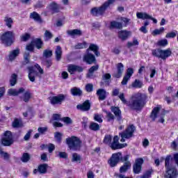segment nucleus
<instances>
[{"instance_id": "obj_1", "label": "nucleus", "mask_w": 178, "mask_h": 178, "mask_svg": "<svg viewBox=\"0 0 178 178\" xmlns=\"http://www.w3.org/2000/svg\"><path fill=\"white\" fill-rule=\"evenodd\" d=\"M129 154H127L123 156L122 155V152H118L112 154L110 160L108 161V163L111 168H115V166L119 163V161L121 160L122 162L124 163L120 168V173H126V172L131 168V163L129 161Z\"/></svg>"}, {"instance_id": "obj_2", "label": "nucleus", "mask_w": 178, "mask_h": 178, "mask_svg": "<svg viewBox=\"0 0 178 178\" xmlns=\"http://www.w3.org/2000/svg\"><path fill=\"white\" fill-rule=\"evenodd\" d=\"M148 96L145 93L138 92L131 96L128 106L132 109V111H141L145 104Z\"/></svg>"}, {"instance_id": "obj_3", "label": "nucleus", "mask_w": 178, "mask_h": 178, "mask_svg": "<svg viewBox=\"0 0 178 178\" xmlns=\"http://www.w3.org/2000/svg\"><path fill=\"white\" fill-rule=\"evenodd\" d=\"M116 0H108L104 2L99 8H94L91 10V14L93 16H102L109 6L112 5Z\"/></svg>"}, {"instance_id": "obj_4", "label": "nucleus", "mask_w": 178, "mask_h": 178, "mask_svg": "<svg viewBox=\"0 0 178 178\" xmlns=\"http://www.w3.org/2000/svg\"><path fill=\"white\" fill-rule=\"evenodd\" d=\"M66 144L68 145L70 149L77 151L81 148V140L76 136H72L66 139Z\"/></svg>"}, {"instance_id": "obj_5", "label": "nucleus", "mask_w": 178, "mask_h": 178, "mask_svg": "<svg viewBox=\"0 0 178 178\" xmlns=\"http://www.w3.org/2000/svg\"><path fill=\"white\" fill-rule=\"evenodd\" d=\"M152 54L156 58H159L160 59H163V60H165V59H168V58H169V56L172 55V50L170 49H167L165 50L155 49L152 50Z\"/></svg>"}, {"instance_id": "obj_6", "label": "nucleus", "mask_w": 178, "mask_h": 178, "mask_svg": "<svg viewBox=\"0 0 178 178\" xmlns=\"http://www.w3.org/2000/svg\"><path fill=\"white\" fill-rule=\"evenodd\" d=\"M15 38V33L13 31H8L3 33L0 38L2 44L6 47H9L13 44V39Z\"/></svg>"}, {"instance_id": "obj_7", "label": "nucleus", "mask_w": 178, "mask_h": 178, "mask_svg": "<svg viewBox=\"0 0 178 178\" xmlns=\"http://www.w3.org/2000/svg\"><path fill=\"white\" fill-rule=\"evenodd\" d=\"M134 131H136V127L133 124L129 125L125 131L120 134V136H121V143H124L126 141L125 138L127 140L131 138L134 134Z\"/></svg>"}, {"instance_id": "obj_8", "label": "nucleus", "mask_w": 178, "mask_h": 178, "mask_svg": "<svg viewBox=\"0 0 178 178\" xmlns=\"http://www.w3.org/2000/svg\"><path fill=\"white\" fill-rule=\"evenodd\" d=\"M0 143L3 147H10V145H12L13 143H15L12 132L10 131H6V132H4Z\"/></svg>"}, {"instance_id": "obj_9", "label": "nucleus", "mask_w": 178, "mask_h": 178, "mask_svg": "<svg viewBox=\"0 0 178 178\" xmlns=\"http://www.w3.org/2000/svg\"><path fill=\"white\" fill-rule=\"evenodd\" d=\"M127 147V143H120L119 137L118 136H114L113 142L110 143V147L111 149H121V148H124Z\"/></svg>"}, {"instance_id": "obj_10", "label": "nucleus", "mask_w": 178, "mask_h": 178, "mask_svg": "<svg viewBox=\"0 0 178 178\" xmlns=\"http://www.w3.org/2000/svg\"><path fill=\"white\" fill-rule=\"evenodd\" d=\"M66 99V95L60 94L58 96H53L49 97L50 104L51 105H62V102Z\"/></svg>"}, {"instance_id": "obj_11", "label": "nucleus", "mask_w": 178, "mask_h": 178, "mask_svg": "<svg viewBox=\"0 0 178 178\" xmlns=\"http://www.w3.org/2000/svg\"><path fill=\"white\" fill-rule=\"evenodd\" d=\"M95 56L90 53V49L86 50V54L83 57V61L86 62L88 65H92L96 62Z\"/></svg>"}, {"instance_id": "obj_12", "label": "nucleus", "mask_w": 178, "mask_h": 178, "mask_svg": "<svg viewBox=\"0 0 178 178\" xmlns=\"http://www.w3.org/2000/svg\"><path fill=\"white\" fill-rule=\"evenodd\" d=\"M143 163L144 159H143L142 158L137 159L135 161V163L133 165V170L135 175H138L141 173V169Z\"/></svg>"}, {"instance_id": "obj_13", "label": "nucleus", "mask_w": 178, "mask_h": 178, "mask_svg": "<svg viewBox=\"0 0 178 178\" xmlns=\"http://www.w3.org/2000/svg\"><path fill=\"white\" fill-rule=\"evenodd\" d=\"M116 72L113 74V77L120 79L124 71V65H123V63H119L116 65Z\"/></svg>"}, {"instance_id": "obj_14", "label": "nucleus", "mask_w": 178, "mask_h": 178, "mask_svg": "<svg viewBox=\"0 0 178 178\" xmlns=\"http://www.w3.org/2000/svg\"><path fill=\"white\" fill-rule=\"evenodd\" d=\"M177 177L178 171L175 167H172V168L166 170L165 174L164 175L165 178H177Z\"/></svg>"}, {"instance_id": "obj_15", "label": "nucleus", "mask_w": 178, "mask_h": 178, "mask_svg": "<svg viewBox=\"0 0 178 178\" xmlns=\"http://www.w3.org/2000/svg\"><path fill=\"white\" fill-rule=\"evenodd\" d=\"M136 17L138 19H142L143 20H145V19H150V20H152L155 24L158 23V20H156V19L152 17V16L148 15L147 13H137Z\"/></svg>"}, {"instance_id": "obj_16", "label": "nucleus", "mask_w": 178, "mask_h": 178, "mask_svg": "<svg viewBox=\"0 0 178 178\" xmlns=\"http://www.w3.org/2000/svg\"><path fill=\"white\" fill-rule=\"evenodd\" d=\"M27 70H28V77L32 83H34L35 81V76H37V71L34 70V67L33 66H29L27 67Z\"/></svg>"}, {"instance_id": "obj_17", "label": "nucleus", "mask_w": 178, "mask_h": 178, "mask_svg": "<svg viewBox=\"0 0 178 178\" xmlns=\"http://www.w3.org/2000/svg\"><path fill=\"white\" fill-rule=\"evenodd\" d=\"M77 109L80 111H83V112H87V111H90L91 108V104L90 103V100H86L82 104H79L76 106Z\"/></svg>"}, {"instance_id": "obj_18", "label": "nucleus", "mask_w": 178, "mask_h": 178, "mask_svg": "<svg viewBox=\"0 0 178 178\" xmlns=\"http://www.w3.org/2000/svg\"><path fill=\"white\" fill-rule=\"evenodd\" d=\"M26 90L24 88H20L19 89H13L10 88L8 90V95H12L13 97H17V95H20V94H23Z\"/></svg>"}, {"instance_id": "obj_19", "label": "nucleus", "mask_w": 178, "mask_h": 178, "mask_svg": "<svg viewBox=\"0 0 178 178\" xmlns=\"http://www.w3.org/2000/svg\"><path fill=\"white\" fill-rule=\"evenodd\" d=\"M84 70L83 67L79 66V65H68V72L70 73V74H73L75 72H81Z\"/></svg>"}, {"instance_id": "obj_20", "label": "nucleus", "mask_w": 178, "mask_h": 178, "mask_svg": "<svg viewBox=\"0 0 178 178\" xmlns=\"http://www.w3.org/2000/svg\"><path fill=\"white\" fill-rule=\"evenodd\" d=\"M131 35V32L127 31H120L118 32V38L122 40V41H126L129 37Z\"/></svg>"}, {"instance_id": "obj_21", "label": "nucleus", "mask_w": 178, "mask_h": 178, "mask_svg": "<svg viewBox=\"0 0 178 178\" xmlns=\"http://www.w3.org/2000/svg\"><path fill=\"white\" fill-rule=\"evenodd\" d=\"M96 94L98 96L99 101H104V99H106V90L105 89H98Z\"/></svg>"}, {"instance_id": "obj_22", "label": "nucleus", "mask_w": 178, "mask_h": 178, "mask_svg": "<svg viewBox=\"0 0 178 178\" xmlns=\"http://www.w3.org/2000/svg\"><path fill=\"white\" fill-rule=\"evenodd\" d=\"M70 92L74 97H81L83 95V90L80 88L74 87L70 89Z\"/></svg>"}, {"instance_id": "obj_23", "label": "nucleus", "mask_w": 178, "mask_h": 178, "mask_svg": "<svg viewBox=\"0 0 178 178\" xmlns=\"http://www.w3.org/2000/svg\"><path fill=\"white\" fill-rule=\"evenodd\" d=\"M111 112L114 113L115 116L117 117V120H122V111H120V109L118 108V107H111Z\"/></svg>"}, {"instance_id": "obj_24", "label": "nucleus", "mask_w": 178, "mask_h": 178, "mask_svg": "<svg viewBox=\"0 0 178 178\" xmlns=\"http://www.w3.org/2000/svg\"><path fill=\"white\" fill-rule=\"evenodd\" d=\"M67 34H68V35H71V37H75V35L80 36L83 35V31L80 29L69 30L67 31Z\"/></svg>"}, {"instance_id": "obj_25", "label": "nucleus", "mask_w": 178, "mask_h": 178, "mask_svg": "<svg viewBox=\"0 0 178 178\" xmlns=\"http://www.w3.org/2000/svg\"><path fill=\"white\" fill-rule=\"evenodd\" d=\"M161 111V107L156 106L154 107L152 111L150 118L152 119L153 121H155V119L158 118V115H159V112Z\"/></svg>"}, {"instance_id": "obj_26", "label": "nucleus", "mask_w": 178, "mask_h": 178, "mask_svg": "<svg viewBox=\"0 0 178 178\" xmlns=\"http://www.w3.org/2000/svg\"><path fill=\"white\" fill-rule=\"evenodd\" d=\"M98 69H99V66L98 65L92 66L88 70V73L87 74V77H88V79H92V76H94V72H97Z\"/></svg>"}, {"instance_id": "obj_27", "label": "nucleus", "mask_w": 178, "mask_h": 178, "mask_svg": "<svg viewBox=\"0 0 178 178\" xmlns=\"http://www.w3.org/2000/svg\"><path fill=\"white\" fill-rule=\"evenodd\" d=\"M33 45L37 48V49H41L44 45V42L40 38H36L32 41Z\"/></svg>"}, {"instance_id": "obj_28", "label": "nucleus", "mask_w": 178, "mask_h": 178, "mask_svg": "<svg viewBox=\"0 0 178 178\" xmlns=\"http://www.w3.org/2000/svg\"><path fill=\"white\" fill-rule=\"evenodd\" d=\"M56 59L57 62H59L62 59V47L57 46L55 51Z\"/></svg>"}, {"instance_id": "obj_29", "label": "nucleus", "mask_w": 178, "mask_h": 178, "mask_svg": "<svg viewBox=\"0 0 178 178\" xmlns=\"http://www.w3.org/2000/svg\"><path fill=\"white\" fill-rule=\"evenodd\" d=\"M38 172L41 175H45V173H47V172L48 170V164H47V163L41 164L38 166Z\"/></svg>"}, {"instance_id": "obj_30", "label": "nucleus", "mask_w": 178, "mask_h": 178, "mask_svg": "<svg viewBox=\"0 0 178 178\" xmlns=\"http://www.w3.org/2000/svg\"><path fill=\"white\" fill-rule=\"evenodd\" d=\"M88 49H89V51L90 50L93 51L94 54H95V55H96V56H99V55H101V53H99V51H98V49H99V47L97 44H90Z\"/></svg>"}, {"instance_id": "obj_31", "label": "nucleus", "mask_w": 178, "mask_h": 178, "mask_svg": "<svg viewBox=\"0 0 178 178\" xmlns=\"http://www.w3.org/2000/svg\"><path fill=\"white\" fill-rule=\"evenodd\" d=\"M19 54H20V50H19V49L13 50V51H11L10 53V54L8 56L9 60H10V61L15 60L16 57L18 56Z\"/></svg>"}, {"instance_id": "obj_32", "label": "nucleus", "mask_w": 178, "mask_h": 178, "mask_svg": "<svg viewBox=\"0 0 178 178\" xmlns=\"http://www.w3.org/2000/svg\"><path fill=\"white\" fill-rule=\"evenodd\" d=\"M30 19H33L35 22H38V23H42V19H41V17L36 12H33L31 13Z\"/></svg>"}, {"instance_id": "obj_33", "label": "nucleus", "mask_w": 178, "mask_h": 178, "mask_svg": "<svg viewBox=\"0 0 178 178\" xmlns=\"http://www.w3.org/2000/svg\"><path fill=\"white\" fill-rule=\"evenodd\" d=\"M49 9L53 11V13H58L59 12V6L55 3L52 2L49 5Z\"/></svg>"}, {"instance_id": "obj_34", "label": "nucleus", "mask_w": 178, "mask_h": 178, "mask_svg": "<svg viewBox=\"0 0 178 178\" xmlns=\"http://www.w3.org/2000/svg\"><path fill=\"white\" fill-rule=\"evenodd\" d=\"M12 126L14 129H19V127H23V122H22V120L15 118L12 123Z\"/></svg>"}, {"instance_id": "obj_35", "label": "nucleus", "mask_w": 178, "mask_h": 178, "mask_svg": "<svg viewBox=\"0 0 178 178\" xmlns=\"http://www.w3.org/2000/svg\"><path fill=\"white\" fill-rule=\"evenodd\" d=\"M4 22L8 29H12V25L13 24V19L12 17L6 16L4 17Z\"/></svg>"}, {"instance_id": "obj_36", "label": "nucleus", "mask_w": 178, "mask_h": 178, "mask_svg": "<svg viewBox=\"0 0 178 178\" xmlns=\"http://www.w3.org/2000/svg\"><path fill=\"white\" fill-rule=\"evenodd\" d=\"M110 28L120 29H123V25L120 22H118L116 21H113L111 22Z\"/></svg>"}, {"instance_id": "obj_37", "label": "nucleus", "mask_w": 178, "mask_h": 178, "mask_svg": "<svg viewBox=\"0 0 178 178\" xmlns=\"http://www.w3.org/2000/svg\"><path fill=\"white\" fill-rule=\"evenodd\" d=\"M17 83V74H13L10 79V86L11 87H13L14 86H16Z\"/></svg>"}, {"instance_id": "obj_38", "label": "nucleus", "mask_w": 178, "mask_h": 178, "mask_svg": "<svg viewBox=\"0 0 178 178\" xmlns=\"http://www.w3.org/2000/svg\"><path fill=\"white\" fill-rule=\"evenodd\" d=\"M143 86V81H140V79H136L133 83L131 86L134 88H141Z\"/></svg>"}, {"instance_id": "obj_39", "label": "nucleus", "mask_w": 178, "mask_h": 178, "mask_svg": "<svg viewBox=\"0 0 178 178\" xmlns=\"http://www.w3.org/2000/svg\"><path fill=\"white\" fill-rule=\"evenodd\" d=\"M42 64L45 66L47 69H49L52 66V60L45 58L42 60Z\"/></svg>"}, {"instance_id": "obj_40", "label": "nucleus", "mask_w": 178, "mask_h": 178, "mask_svg": "<svg viewBox=\"0 0 178 178\" xmlns=\"http://www.w3.org/2000/svg\"><path fill=\"white\" fill-rule=\"evenodd\" d=\"M63 136V134L60 132H56L54 134V138H55L56 143H58V144H60L62 143Z\"/></svg>"}, {"instance_id": "obj_41", "label": "nucleus", "mask_w": 178, "mask_h": 178, "mask_svg": "<svg viewBox=\"0 0 178 178\" xmlns=\"http://www.w3.org/2000/svg\"><path fill=\"white\" fill-rule=\"evenodd\" d=\"M170 161H172V156H167L165 159V169H172V167H170Z\"/></svg>"}, {"instance_id": "obj_42", "label": "nucleus", "mask_w": 178, "mask_h": 178, "mask_svg": "<svg viewBox=\"0 0 178 178\" xmlns=\"http://www.w3.org/2000/svg\"><path fill=\"white\" fill-rule=\"evenodd\" d=\"M22 98L24 102H29L30 98H31V93H30V91H26L24 93Z\"/></svg>"}, {"instance_id": "obj_43", "label": "nucleus", "mask_w": 178, "mask_h": 178, "mask_svg": "<svg viewBox=\"0 0 178 178\" xmlns=\"http://www.w3.org/2000/svg\"><path fill=\"white\" fill-rule=\"evenodd\" d=\"M24 60L22 63V65H27L28 63H30V52L27 51L24 53Z\"/></svg>"}, {"instance_id": "obj_44", "label": "nucleus", "mask_w": 178, "mask_h": 178, "mask_svg": "<svg viewBox=\"0 0 178 178\" xmlns=\"http://www.w3.org/2000/svg\"><path fill=\"white\" fill-rule=\"evenodd\" d=\"M81 161V156L77 153L72 154V162H79L80 163Z\"/></svg>"}, {"instance_id": "obj_45", "label": "nucleus", "mask_w": 178, "mask_h": 178, "mask_svg": "<svg viewBox=\"0 0 178 178\" xmlns=\"http://www.w3.org/2000/svg\"><path fill=\"white\" fill-rule=\"evenodd\" d=\"M89 128L93 131H98V130H99V124H98L97 122H92Z\"/></svg>"}, {"instance_id": "obj_46", "label": "nucleus", "mask_w": 178, "mask_h": 178, "mask_svg": "<svg viewBox=\"0 0 178 178\" xmlns=\"http://www.w3.org/2000/svg\"><path fill=\"white\" fill-rule=\"evenodd\" d=\"M21 161L24 162V163H27V162L30 161V154H29V153H24L21 157Z\"/></svg>"}, {"instance_id": "obj_47", "label": "nucleus", "mask_w": 178, "mask_h": 178, "mask_svg": "<svg viewBox=\"0 0 178 178\" xmlns=\"http://www.w3.org/2000/svg\"><path fill=\"white\" fill-rule=\"evenodd\" d=\"M52 50L45 49L43 51V57L48 59V58H51L52 56Z\"/></svg>"}, {"instance_id": "obj_48", "label": "nucleus", "mask_w": 178, "mask_h": 178, "mask_svg": "<svg viewBox=\"0 0 178 178\" xmlns=\"http://www.w3.org/2000/svg\"><path fill=\"white\" fill-rule=\"evenodd\" d=\"M86 48H87V43L86 42L78 43L76 45H75V49H84Z\"/></svg>"}, {"instance_id": "obj_49", "label": "nucleus", "mask_w": 178, "mask_h": 178, "mask_svg": "<svg viewBox=\"0 0 178 178\" xmlns=\"http://www.w3.org/2000/svg\"><path fill=\"white\" fill-rule=\"evenodd\" d=\"M0 155L2 158H3V159H5V161H8L9 158H10V156L9 154H8V152H5L2 150H0Z\"/></svg>"}, {"instance_id": "obj_50", "label": "nucleus", "mask_w": 178, "mask_h": 178, "mask_svg": "<svg viewBox=\"0 0 178 178\" xmlns=\"http://www.w3.org/2000/svg\"><path fill=\"white\" fill-rule=\"evenodd\" d=\"M165 31V28L161 27L159 29H155L153 32L152 34L153 35H159V34H162Z\"/></svg>"}, {"instance_id": "obj_51", "label": "nucleus", "mask_w": 178, "mask_h": 178, "mask_svg": "<svg viewBox=\"0 0 178 178\" xmlns=\"http://www.w3.org/2000/svg\"><path fill=\"white\" fill-rule=\"evenodd\" d=\"M21 41L26 42V41H29L30 40V34L29 33H25L20 36Z\"/></svg>"}, {"instance_id": "obj_52", "label": "nucleus", "mask_w": 178, "mask_h": 178, "mask_svg": "<svg viewBox=\"0 0 178 178\" xmlns=\"http://www.w3.org/2000/svg\"><path fill=\"white\" fill-rule=\"evenodd\" d=\"M86 90L87 92H92L94 90V85L92 83H88L86 86Z\"/></svg>"}, {"instance_id": "obj_53", "label": "nucleus", "mask_w": 178, "mask_h": 178, "mask_svg": "<svg viewBox=\"0 0 178 178\" xmlns=\"http://www.w3.org/2000/svg\"><path fill=\"white\" fill-rule=\"evenodd\" d=\"M136 45H138V40H137V39H136V38L134 39L133 42H127L128 48H131V47H134Z\"/></svg>"}, {"instance_id": "obj_54", "label": "nucleus", "mask_w": 178, "mask_h": 178, "mask_svg": "<svg viewBox=\"0 0 178 178\" xmlns=\"http://www.w3.org/2000/svg\"><path fill=\"white\" fill-rule=\"evenodd\" d=\"M94 120H95V122H98V123H102V116L98 113H96L94 115Z\"/></svg>"}, {"instance_id": "obj_55", "label": "nucleus", "mask_w": 178, "mask_h": 178, "mask_svg": "<svg viewBox=\"0 0 178 178\" xmlns=\"http://www.w3.org/2000/svg\"><path fill=\"white\" fill-rule=\"evenodd\" d=\"M26 50L29 51V52L34 51V43H33V41L26 46Z\"/></svg>"}, {"instance_id": "obj_56", "label": "nucleus", "mask_w": 178, "mask_h": 178, "mask_svg": "<svg viewBox=\"0 0 178 178\" xmlns=\"http://www.w3.org/2000/svg\"><path fill=\"white\" fill-rule=\"evenodd\" d=\"M111 141H112V136H111V135L105 136L104 139V144H109V145H111Z\"/></svg>"}, {"instance_id": "obj_57", "label": "nucleus", "mask_w": 178, "mask_h": 178, "mask_svg": "<svg viewBox=\"0 0 178 178\" xmlns=\"http://www.w3.org/2000/svg\"><path fill=\"white\" fill-rule=\"evenodd\" d=\"M133 73H134V70H133V68H128L127 70V74L125 75V76L130 79V77L133 76Z\"/></svg>"}, {"instance_id": "obj_58", "label": "nucleus", "mask_w": 178, "mask_h": 178, "mask_svg": "<svg viewBox=\"0 0 178 178\" xmlns=\"http://www.w3.org/2000/svg\"><path fill=\"white\" fill-rule=\"evenodd\" d=\"M38 133H40V134H44L45 133H47V131H48V127H39V128L38 129Z\"/></svg>"}, {"instance_id": "obj_59", "label": "nucleus", "mask_w": 178, "mask_h": 178, "mask_svg": "<svg viewBox=\"0 0 178 178\" xmlns=\"http://www.w3.org/2000/svg\"><path fill=\"white\" fill-rule=\"evenodd\" d=\"M157 44L158 45H159V47H166V45L168 44V40L163 39L159 40Z\"/></svg>"}, {"instance_id": "obj_60", "label": "nucleus", "mask_w": 178, "mask_h": 178, "mask_svg": "<svg viewBox=\"0 0 178 178\" xmlns=\"http://www.w3.org/2000/svg\"><path fill=\"white\" fill-rule=\"evenodd\" d=\"M61 120L64 122V123H66V124H72V119L69 117L63 118Z\"/></svg>"}, {"instance_id": "obj_61", "label": "nucleus", "mask_w": 178, "mask_h": 178, "mask_svg": "<svg viewBox=\"0 0 178 178\" xmlns=\"http://www.w3.org/2000/svg\"><path fill=\"white\" fill-rule=\"evenodd\" d=\"M118 97L122 102L127 105H129V103H127V100H126V99L124 98V93H121Z\"/></svg>"}, {"instance_id": "obj_62", "label": "nucleus", "mask_w": 178, "mask_h": 178, "mask_svg": "<svg viewBox=\"0 0 178 178\" xmlns=\"http://www.w3.org/2000/svg\"><path fill=\"white\" fill-rule=\"evenodd\" d=\"M44 37L47 40H51L52 38L53 35L49 31H46L44 33Z\"/></svg>"}, {"instance_id": "obj_63", "label": "nucleus", "mask_w": 178, "mask_h": 178, "mask_svg": "<svg viewBox=\"0 0 178 178\" xmlns=\"http://www.w3.org/2000/svg\"><path fill=\"white\" fill-rule=\"evenodd\" d=\"M107 115L108 122H111V120H113L115 119V116L111 112H106Z\"/></svg>"}, {"instance_id": "obj_64", "label": "nucleus", "mask_w": 178, "mask_h": 178, "mask_svg": "<svg viewBox=\"0 0 178 178\" xmlns=\"http://www.w3.org/2000/svg\"><path fill=\"white\" fill-rule=\"evenodd\" d=\"M175 37H176V32H170L165 35V38H175Z\"/></svg>"}]
</instances>
